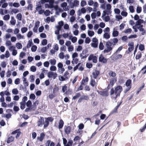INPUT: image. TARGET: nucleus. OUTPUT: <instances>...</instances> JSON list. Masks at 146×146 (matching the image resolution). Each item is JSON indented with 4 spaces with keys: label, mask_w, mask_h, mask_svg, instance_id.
Masks as SVG:
<instances>
[{
    "label": "nucleus",
    "mask_w": 146,
    "mask_h": 146,
    "mask_svg": "<svg viewBox=\"0 0 146 146\" xmlns=\"http://www.w3.org/2000/svg\"><path fill=\"white\" fill-rule=\"evenodd\" d=\"M118 41V39L116 38L111 39L109 41H107L106 44V48L103 51L104 53H108L112 51Z\"/></svg>",
    "instance_id": "nucleus-1"
},
{
    "label": "nucleus",
    "mask_w": 146,
    "mask_h": 146,
    "mask_svg": "<svg viewBox=\"0 0 146 146\" xmlns=\"http://www.w3.org/2000/svg\"><path fill=\"white\" fill-rule=\"evenodd\" d=\"M122 90L123 88L121 86H117L115 87V90L112 88L110 91V95H112L114 93L115 96H112L111 98L112 99H116L117 97L120 96V93Z\"/></svg>",
    "instance_id": "nucleus-2"
},
{
    "label": "nucleus",
    "mask_w": 146,
    "mask_h": 146,
    "mask_svg": "<svg viewBox=\"0 0 146 146\" xmlns=\"http://www.w3.org/2000/svg\"><path fill=\"white\" fill-rule=\"evenodd\" d=\"M69 74V73L68 71H66L64 73L63 76H60L59 79L60 81H63L68 79L69 78L67 76Z\"/></svg>",
    "instance_id": "nucleus-3"
},
{
    "label": "nucleus",
    "mask_w": 146,
    "mask_h": 146,
    "mask_svg": "<svg viewBox=\"0 0 146 146\" xmlns=\"http://www.w3.org/2000/svg\"><path fill=\"white\" fill-rule=\"evenodd\" d=\"M131 80L130 79H127L125 83V85L127 87L126 89V92L129 91L131 88Z\"/></svg>",
    "instance_id": "nucleus-4"
},
{
    "label": "nucleus",
    "mask_w": 146,
    "mask_h": 146,
    "mask_svg": "<svg viewBox=\"0 0 146 146\" xmlns=\"http://www.w3.org/2000/svg\"><path fill=\"white\" fill-rule=\"evenodd\" d=\"M88 60L89 61L92 60L94 63H96L97 62V57L93 54H91L88 57Z\"/></svg>",
    "instance_id": "nucleus-5"
},
{
    "label": "nucleus",
    "mask_w": 146,
    "mask_h": 146,
    "mask_svg": "<svg viewBox=\"0 0 146 146\" xmlns=\"http://www.w3.org/2000/svg\"><path fill=\"white\" fill-rule=\"evenodd\" d=\"M128 46H129L128 48V50L129 51L128 53L132 51L134 49V43L132 42H129L128 44Z\"/></svg>",
    "instance_id": "nucleus-6"
},
{
    "label": "nucleus",
    "mask_w": 146,
    "mask_h": 146,
    "mask_svg": "<svg viewBox=\"0 0 146 146\" xmlns=\"http://www.w3.org/2000/svg\"><path fill=\"white\" fill-rule=\"evenodd\" d=\"M72 127L70 126L65 125L64 128V131L66 134L67 135L69 134L71 131Z\"/></svg>",
    "instance_id": "nucleus-7"
},
{
    "label": "nucleus",
    "mask_w": 146,
    "mask_h": 146,
    "mask_svg": "<svg viewBox=\"0 0 146 146\" xmlns=\"http://www.w3.org/2000/svg\"><path fill=\"white\" fill-rule=\"evenodd\" d=\"M57 74L56 73H54L51 71L49 72L48 73V76L49 78L53 77V79H55L57 77Z\"/></svg>",
    "instance_id": "nucleus-8"
},
{
    "label": "nucleus",
    "mask_w": 146,
    "mask_h": 146,
    "mask_svg": "<svg viewBox=\"0 0 146 146\" xmlns=\"http://www.w3.org/2000/svg\"><path fill=\"white\" fill-rule=\"evenodd\" d=\"M94 79L92 77L91 78L90 84L92 87H96L98 85L97 81L96 82Z\"/></svg>",
    "instance_id": "nucleus-9"
},
{
    "label": "nucleus",
    "mask_w": 146,
    "mask_h": 146,
    "mask_svg": "<svg viewBox=\"0 0 146 146\" xmlns=\"http://www.w3.org/2000/svg\"><path fill=\"white\" fill-rule=\"evenodd\" d=\"M44 119L43 117H40V119L37 122V125L38 126H41L42 124L44 123Z\"/></svg>",
    "instance_id": "nucleus-10"
},
{
    "label": "nucleus",
    "mask_w": 146,
    "mask_h": 146,
    "mask_svg": "<svg viewBox=\"0 0 146 146\" xmlns=\"http://www.w3.org/2000/svg\"><path fill=\"white\" fill-rule=\"evenodd\" d=\"M99 61L100 62L106 63L107 62V60L105 58L102 54L100 55L99 58Z\"/></svg>",
    "instance_id": "nucleus-11"
},
{
    "label": "nucleus",
    "mask_w": 146,
    "mask_h": 146,
    "mask_svg": "<svg viewBox=\"0 0 146 146\" xmlns=\"http://www.w3.org/2000/svg\"><path fill=\"white\" fill-rule=\"evenodd\" d=\"M100 73V71L97 70H95L92 73L93 78L96 79L99 75Z\"/></svg>",
    "instance_id": "nucleus-12"
},
{
    "label": "nucleus",
    "mask_w": 146,
    "mask_h": 146,
    "mask_svg": "<svg viewBox=\"0 0 146 146\" xmlns=\"http://www.w3.org/2000/svg\"><path fill=\"white\" fill-rule=\"evenodd\" d=\"M79 1L77 0H75L74 1L73 3H72V4H70V7L72 8L74 6L77 7L79 5Z\"/></svg>",
    "instance_id": "nucleus-13"
},
{
    "label": "nucleus",
    "mask_w": 146,
    "mask_h": 146,
    "mask_svg": "<svg viewBox=\"0 0 146 146\" xmlns=\"http://www.w3.org/2000/svg\"><path fill=\"white\" fill-rule=\"evenodd\" d=\"M99 93L103 96H108L109 95L108 91H100Z\"/></svg>",
    "instance_id": "nucleus-14"
},
{
    "label": "nucleus",
    "mask_w": 146,
    "mask_h": 146,
    "mask_svg": "<svg viewBox=\"0 0 146 146\" xmlns=\"http://www.w3.org/2000/svg\"><path fill=\"white\" fill-rule=\"evenodd\" d=\"M64 123L62 119H60L58 122V128L59 129H62L64 126Z\"/></svg>",
    "instance_id": "nucleus-15"
},
{
    "label": "nucleus",
    "mask_w": 146,
    "mask_h": 146,
    "mask_svg": "<svg viewBox=\"0 0 146 146\" xmlns=\"http://www.w3.org/2000/svg\"><path fill=\"white\" fill-rule=\"evenodd\" d=\"M45 136V135L44 133L43 132L42 133L40 134V137H37V139H39L40 141L42 142V141L43 139H44Z\"/></svg>",
    "instance_id": "nucleus-16"
},
{
    "label": "nucleus",
    "mask_w": 146,
    "mask_h": 146,
    "mask_svg": "<svg viewBox=\"0 0 146 146\" xmlns=\"http://www.w3.org/2000/svg\"><path fill=\"white\" fill-rule=\"evenodd\" d=\"M89 79L88 77H86L85 78H84L82 80L81 82L82 84H83L84 85H86V82H87L88 81Z\"/></svg>",
    "instance_id": "nucleus-17"
},
{
    "label": "nucleus",
    "mask_w": 146,
    "mask_h": 146,
    "mask_svg": "<svg viewBox=\"0 0 146 146\" xmlns=\"http://www.w3.org/2000/svg\"><path fill=\"white\" fill-rule=\"evenodd\" d=\"M14 139V137L12 136L9 137L7 141V143H10L13 141Z\"/></svg>",
    "instance_id": "nucleus-18"
},
{
    "label": "nucleus",
    "mask_w": 146,
    "mask_h": 146,
    "mask_svg": "<svg viewBox=\"0 0 146 146\" xmlns=\"http://www.w3.org/2000/svg\"><path fill=\"white\" fill-rule=\"evenodd\" d=\"M136 22V25H140L142 23H143L144 21L141 19H139Z\"/></svg>",
    "instance_id": "nucleus-19"
},
{
    "label": "nucleus",
    "mask_w": 146,
    "mask_h": 146,
    "mask_svg": "<svg viewBox=\"0 0 146 146\" xmlns=\"http://www.w3.org/2000/svg\"><path fill=\"white\" fill-rule=\"evenodd\" d=\"M116 81V80L115 79V80L114 78L110 80V84H109L111 86V87H113L114 84L115 82Z\"/></svg>",
    "instance_id": "nucleus-20"
},
{
    "label": "nucleus",
    "mask_w": 146,
    "mask_h": 146,
    "mask_svg": "<svg viewBox=\"0 0 146 146\" xmlns=\"http://www.w3.org/2000/svg\"><path fill=\"white\" fill-rule=\"evenodd\" d=\"M109 75L110 76L114 77L116 76V74L115 72H114L113 71H110L109 73Z\"/></svg>",
    "instance_id": "nucleus-21"
},
{
    "label": "nucleus",
    "mask_w": 146,
    "mask_h": 146,
    "mask_svg": "<svg viewBox=\"0 0 146 146\" xmlns=\"http://www.w3.org/2000/svg\"><path fill=\"white\" fill-rule=\"evenodd\" d=\"M20 108L22 109H24L25 108V106L26 105V102H21L20 103Z\"/></svg>",
    "instance_id": "nucleus-22"
},
{
    "label": "nucleus",
    "mask_w": 146,
    "mask_h": 146,
    "mask_svg": "<svg viewBox=\"0 0 146 146\" xmlns=\"http://www.w3.org/2000/svg\"><path fill=\"white\" fill-rule=\"evenodd\" d=\"M45 123L44 124V128H45L47 127L49 124V121L46 119V118H45Z\"/></svg>",
    "instance_id": "nucleus-23"
},
{
    "label": "nucleus",
    "mask_w": 146,
    "mask_h": 146,
    "mask_svg": "<svg viewBox=\"0 0 146 146\" xmlns=\"http://www.w3.org/2000/svg\"><path fill=\"white\" fill-rule=\"evenodd\" d=\"M59 88L57 86H55L53 89V94H55L56 93L58 92Z\"/></svg>",
    "instance_id": "nucleus-24"
},
{
    "label": "nucleus",
    "mask_w": 146,
    "mask_h": 146,
    "mask_svg": "<svg viewBox=\"0 0 146 146\" xmlns=\"http://www.w3.org/2000/svg\"><path fill=\"white\" fill-rule=\"evenodd\" d=\"M103 37L104 38L108 39L110 38V35L107 33H105Z\"/></svg>",
    "instance_id": "nucleus-25"
},
{
    "label": "nucleus",
    "mask_w": 146,
    "mask_h": 146,
    "mask_svg": "<svg viewBox=\"0 0 146 146\" xmlns=\"http://www.w3.org/2000/svg\"><path fill=\"white\" fill-rule=\"evenodd\" d=\"M142 55V54L140 52H138L135 56V58L136 60L139 59H140Z\"/></svg>",
    "instance_id": "nucleus-26"
},
{
    "label": "nucleus",
    "mask_w": 146,
    "mask_h": 146,
    "mask_svg": "<svg viewBox=\"0 0 146 146\" xmlns=\"http://www.w3.org/2000/svg\"><path fill=\"white\" fill-rule=\"evenodd\" d=\"M119 34V32L118 31H113L112 35L113 36V37H116L118 36Z\"/></svg>",
    "instance_id": "nucleus-27"
},
{
    "label": "nucleus",
    "mask_w": 146,
    "mask_h": 146,
    "mask_svg": "<svg viewBox=\"0 0 146 146\" xmlns=\"http://www.w3.org/2000/svg\"><path fill=\"white\" fill-rule=\"evenodd\" d=\"M16 46L18 49H21L22 47V45L19 42H18L16 43Z\"/></svg>",
    "instance_id": "nucleus-28"
},
{
    "label": "nucleus",
    "mask_w": 146,
    "mask_h": 146,
    "mask_svg": "<svg viewBox=\"0 0 146 146\" xmlns=\"http://www.w3.org/2000/svg\"><path fill=\"white\" fill-rule=\"evenodd\" d=\"M99 47V49L101 50H103L104 49V46L102 42H100Z\"/></svg>",
    "instance_id": "nucleus-29"
},
{
    "label": "nucleus",
    "mask_w": 146,
    "mask_h": 146,
    "mask_svg": "<svg viewBox=\"0 0 146 146\" xmlns=\"http://www.w3.org/2000/svg\"><path fill=\"white\" fill-rule=\"evenodd\" d=\"M12 92L13 94L17 95L18 94L19 92L17 88H15L12 90Z\"/></svg>",
    "instance_id": "nucleus-30"
},
{
    "label": "nucleus",
    "mask_w": 146,
    "mask_h": 146,
    "mask_svg": "<svg viewBox=\"0 0 146 146\" xmlns=\"http://www.w3.org/2000/svg\"><path fill=\"white\" fill-rule=\"evenodd\" d=\"M142 11V8L141 7L138 6L136 9V12L137 13H140Z\"/></svg>",
    "instance_id": "nucleus-31"
},
{
    "label": "nucleus",
    "mask_w": 146,
    "mask_h": 146,
    "mask_svg": "<svg viewBox=\"0 0 146 146\" xmlns=\"http://www.w3.org/2000/svg\"><path fill=\"white\" fill-rule=\"evenodd\" d=\"M56 94H51L48 96V97L51 100L54 97L56 96Z\"/></svg>",
    "instance_id": "nucleus-32"
},
{
    "label": "nucleus",
    "mask_w": 146,
    "mask_h": 146,
    "mask_svg": "<svg viewBox=\"0 0 146 146\" xmlns=\"http://www.w3.org/2000/svg\"><path fill=\"white\" fill-rule=\"evenodd\" d=\"M132 32V29L131 28H129L127 29H125L124 31V33H131Z\"/></svg>",
    "instance_id": "nucleus-33"
},
{
    "label": "nucleus",
    "mask_w": 146,
    "mask_h": 146,
    "mask_svg": "<svg viewBox=\"0 0 146 146\" xmlns=\"http://www.w3.org/2000/svg\"><path fill=\"white\" fill-rule=\"evenodd\" d=\"M80 96L81 94L80 93H77L75 96L73 97L72 99L74 100H75L80 97Z\"/></svg>",
    "instance_id": "nucleus-34"
},
{
    "label": "nucleus",
    "mask_w": 146,
    "mask_h": 146,
    "mask_svg": "<svg viewBox=\"0 0 146 146\" xmlns=\"http://www.w3.org/2000/svg\"><path fill=\"white\" fill-rule=\"evenodd\" d=\"M88 34L90 36H92L94 34V33L93 31H88Z\"/></svg>",
    "instance_id": "nucleus-35"
},
{
    "label": "nucleus",
    "mask_w": 146,
    "mask_h": 146,
    "mask_svg": "<svg viewBox=\"0 0 146 146\" xmlns=\"http://www.w3.org/2000/svg\"><path fill=\"white\" fill-rule=\"evenodd\" d=\"M32 44L33 42H32V40H31V41L29 40L28 42V43L27 44V47L28 48H30L31 46V45Z\"/></svg>",
    "instance_id": "nucleus-36"
},
{
    "label": "nucleus",
    "mask_w": 146,
    "mask_h": 146,
    "mask_svg": "<svg viewBox=\"0 0 146 146\" xmlns=\"http://www.w3.org/2000/svg\"><path fill=\"white\" fill-rule=\"evenodd\" d=\"M139 49L141 51H143L145 49L144 46L143 44H141L139 45Z\"/></svg>",
    "instance_id": "nucleus-37"
},
{
    "label": "nucleus",
    "mask_w": 146,
    "mask_h": 146,
    "mask_svg": "<svg viewBox=\"0 0 146 146\" xmlns=\"http://www.w3.org/2000/svg\"><path fill=\"white\" fill-rule=\"evenodd\" d=\"M10 17V15L9 14L7 15H5L3 18V19L5 20H7L9 19Z\"/></svg>",
    "instance_id": "nucleus-38"
},
{
    "label": "nucleus",
    "mask_w": 146,
    "mask_h": 146,
    "mask_svg": "<svg viewBox=\"0 0 146 146\" xmlns=\"http://www.w3.org/2000/svg\"><path fill=\"white\" fill-rule=\"evenodd\" d=\"M22 15L21 13H19L17 15V18L19 21L21 20Z\"/></svg>",
    "instance_id": "nucleus-39"
},
{
    "label": "nucleus",
    "mask_w": 146,
    "mask_h": 146,
    "mask_svg": "<svg viewBox=\"0 0 146 146\" xmlns=\"http://www.w3.org/2000/svg\"><path fill=\"white\" fill-rule=\"evenodd\" d=\"M50 62L51 64L53 65H55L56 63V60L54 59H50Z\"/></svg>",
    "instance_id": "nucleus-40"
},
{
    "label": "nucleus",
    "mask_w": 146,
    "mask_h": 146,
    "mask_svg": "<svg viewBox=\"0 0 146 146\" xmlns=\"http://www.w3.org/2000/svg\"><path fill=\"white\" fill-rule=\"evenodd\" d=\"M98 43L92 42L91 44V46L92 47L94 48H96L98 46Z\"/></svg>",
    "instance_id": "nucleus-41"
},
{
    "label": "nucleus",
    "mask_w": 146,
    "mask_h": 146,
    "mask_svg": "<svg viewBox=\"0 0 146 146\" xmlns=\"http://www.w3.org/2000/svg\"><path fill=\"white\" fill-rule=\"evenodd\" d=\"M42 45H46L47 43V40L46 39H44L42 41Z\"/></svg>",
    "instance_id": "nucleus-42"
},
{
    "label": "nucleus",
    "mask_w": 146,
    "mask_h": 146,
    "mask_svg": "<svg viewBox=\"0 0 146 146\" xmlns=\"http://www.w3.org/2000/svg\"><path fill=\"white\" fill-rule=\"evenodd\" d=\"M54 7L55 10L56 11H57L58 10L60 12H62L63 11L60 8H58V6L57 5L54 6Z\"/></svg>",
    "instance_id": "nucleus-43"
},
{
    "label": "nucleus",
    "mask_w": 146,
    "mask_h": 146,
    "mask_svg": "<svg viewBox=\"0 0 146 146\" xmlns=\"http://www.w3.org/2000/svg\"><path fill=\"white\" fill-rule=\"evenodd\" d=\"M138 29L140 32H142L141 35H144L146 32L145 30H144L143 28Z\"/></svg>",
    "instance_id": "nucleus-44"
},
{
    "label": "nucleus",
    "mask_w": 146,
    "mask_h": 146,
    "mask_svg": "<svg viewBox=\"0 0 146 146\" xmlns=\"http://www.w3.org/2000/svg\"><path fill=\"white\" fill-rule=\"evenodd\" d=\"M37 49V47L36 45L33 46L31 48V50L32 52H35Z\"/></svg>",
    "instance_id": "nucleus-45"
},
{
    "label": "nucleus",
    "mask_w": 146,
    "mask_h": 146,
    "mask_svg": "<svg viewBox=\"0 0 146 146\" xmlns=\"http://www.w3.org/2000/svg\"><path fill=\"white\" fill-rule=\"evenodd\" d=\"M27 28L26 27H23L21 29V31L22 33H24L27 31Z\"/></svg>",
    "instance_id": "nucleus-46"
},
{
    "label": "nucleus",
    "mask_w": 146,
    "mask_h": 146,
    "mask_svg": "<svg viewBox=\"0 0 146 146\" xmlns=\"http://www.w3.org/2000/svg\"><path fill=\"white\" fill-rule=\"evenodd\" d=\"M59 56L60 59H63L64 57V53L63 52H60L59 54Z\"/></svg>",
    "instance_id": "nucleus-47"
},
{
    "label": "nucleus",
    "mask_w": 146,
    "mask_h": 146,
    "mask_svg": "<svg viewBox=\"0 0 146 146\" xmlns=\"http://www.w3.org/2000/svg\"><path fill=\"white\" fill-rule=\"evenodd\" d=\"M19 11L18 9H13L11 12V14H13V13H16L18 12Z\"/></svg>",
    "instance_id": "nucleus-48"
},
{
    "label": "nucleus",
    "mask_w": 146,
    "mask_h": 146,
    "mask_svg": "<svg viewBox=\"0 0 146 146\" xmlns=\"http://www.w3.org/2000/svg\"><path fill=\"white\" fill-rule=\"evenodd\" d=\"M36 96L34 94H31L30 96V98L34 100L35 99Z\"/></svg>",
    "instance_id": "nucleus-49"
},
{
    "label": "nucleus",
    "mask_w": 146,
    "mask_h": 146,
    "mask_svg": "<svg viewBox=\"0 0 146 146\" xmlns=\"http://www.w3.org/2000/svg\"><path fill=\"white\" fill-rule=\"evenodd\" d=\"M50 12L48 10H46L45 11H44V14L46 16H48L50 15Z\"/></svg>",
    "instance_id": "nucleus-50"
},
{
    "label": "nucleus",
    "mask_w": 146,
    "mask_h": 146,
    "mask_svg": "<svg viewBox=\"0 0 146 146\" xmlns=\"http://www.w3.org/2000/svg\"><path fill=\"white\" fill-rule=\"evenodd\" d=\"M123 48V46H121L119 47L116 50V51L115 52V53L116 54H117V53L119 52Z\"/></svg>",
    "instance_id": "nucleus-51"
},
{
    "label": "nucleus",
    "mask_w": 146,
    "mask_h": 146,
    "mask_svg": "<svg viewBox=\"0 0 146 146\" xmlns=\"http://www.w3.org/2000/svg\"><path fill=\"white\" fill-rule=\"evenodd\" d=\"M31 70L33 72H35L36 70V68L35 66H33L31 67Z\"/></svg>",
    "instance_id": "nucleus-52"
},
{
    "label": "nucleus",
    "mask_w": 146,
    "mask_h": 146,
    "mask_svg": "<svg viewBox=\"0 0 146 146\" xmlns=\"http://www.w3.org/2000/svg\"><path fill=\"white\" fill-rule=\"evenodd\" d=\"M26 105L28 107H31L32 105L31 101L30 100L28 101L26 103Z\"/></svg>",
    "instance_id": "nucleus-53"
},
{
    "label": "nucleus",
    "mask_w": 146,
    "mask_h": 146,
    "mask_svg": "<svg viewBox=\"0 0 146 146\" xmlns=\"http://www.w3.org/2000/svg\"><path fill=\"white\" fill-rule=\"evenodd\" d=\"M73 60L72 61V64H74V63L75 64H77L78 62V59L77 58H73Z\"/></svg>",
    "instance_id": "nucleus-54"
},
{
    "label": "nucleus",
    "mask_w": 146,
    "mask_h": 146,
    "mask_svg": "<svg viewBox=\"0 0 146 146\" xmlns=\"http://www.w3.org/2000/svg\"><path fill=\"white\" fill-rule=\"evenodd\" d=\"M121 14L122 16L126 17L127 15V13L126 11H122L121 13Z\"/></svg>",
    "instance_id": "nucleus-55"
},
{
    "label": "nucleus",
    "mask_w": 146,
    "mask_h": 146,
    "mask_svg": "<svg viewBox=\"0 0 146 146\" xmlns=\"http://www.w3.org/2000/svg\"><path fill=\"white\" fill-rule=\"evenodd\" d=\"M130 11L132 13H133L134 12L133 7V6H130L129 8Z\"/></svg>",
    "instance_id": "nucleus-56"
},
{
    "label": "nucleus",
    "mask_w": 146,
    "mask_h": 146,
    "mask_svg": "<svg viewBox=\"0 0 146 146\" xmlns=\"http://www.w3.org/2000/svg\"><path fill=\"white\" fill-rule=\"evenodd\" d=\"M91 18L92 19H94L96 18V15L95 13H93L91 15Z\"/></svg>",
    "instance_id": "nucleus-57"
},
{
    "label": "nucleus",
    "mask_w": 146,
    "mask_h": 146,
    "mask_svg": "<svg viewBox=\"0 0 146 146\" xmlns=\"http://www.w3.org/2000/svg\"><path fill=\"white\" fill-rule=\"evenodd\" d=\"M86 4V2L84 1H81L80 3L81 6L82 7H84Z\"/></svg>",
    "instance_id": "nucleus-58"
},
{
    "label": "nucleus",
    "mask_w": 146,
    "mask_h": 146,
    "mask_svg": "<svg viewBox=\"0 0 146 146\" xmlns=\"http://www.w3.org/2000/svg\"><path fill=\"white\" fill-rule=\"evenodd\" d=\"M86 66L88 68H92V64L91 63H87L86 64Z\"/></svg>",
    "instance_id": "nucleus-59"
},
{
    "label": "nucleus",
    "mask_w": 146,
    "mask_h": 146,
    "mask_svg": "<svg viewBox=\"0 0 146 146\" xmlns=\"http://www.w3.org/2000/svg\"><path fill=\"white\" fill-rule=\"evenodd\" d=\"M6 65L7 64L5 61L2 62L1 64V67L3 68H5L6 67Z\"/></svg>",
    "instance_id": "nucleus-60"
},
{
    "label": "nucleus",
    "mask_w": 146,
    "mask_h": 146,
    "mask_svg": "<svg viewBox=\"0 0 146 146\" xmlns=\"http://www.w3.org/2000/svg\"><path fill=\"white\" fill-rule=\"evenodd\" d=\"M114 12L115 13L117 14H119L120 13V10L117 8L115 9L114 10Z\"/></svg>",
    "instance_id": "nucleus-61"
},
{
    "label": "nucleus",
    "mask_w": 146,
    "mask_h": 146,
    "mask_svg": "<svg viewBox=\"0 0 146 146\" xmlns=\"http://www.w3.org/2000/svg\"><path fill=\"white\" fill-rule=\"evenodd\" d=\"M50 70L51 71H54L56 70V68L55 66H52L50 67Z\"/></svg>",
    "instance_id": "nucleus-62"
},
{
    "label": "nucleus",
    "mask_w": 146,
    "mask_h": 146,
    "mask_svg": "<svg viewBox=\"0 0 146 146\" xmlns=\"http://www.w3.org/2000/svg\"><path fill=\"white\" fill-rule=\"evenodd\" d=\"M121 39L123 42L126 41L127 39V37L126 36H124L122 37Z\"/></svg>",
    "instance_id": "nucleus-63"
},
{
    "label": "nucleus",
    "mask_w": 146,
    "mask_h": 146,
    "mask_svg": "<svg viewBox=\"0 0 146 146\" xmlns=\"http://www.w3.org/2000/svg\"><path fill=\"white\" fill-rule=\"evenodd\" d=\"M19 110V109L18 106H14L13 107L14 110L16 112L18 111Z\"/></svg>",
    "instance_id": "nucleus-64"
}]
</instances>
